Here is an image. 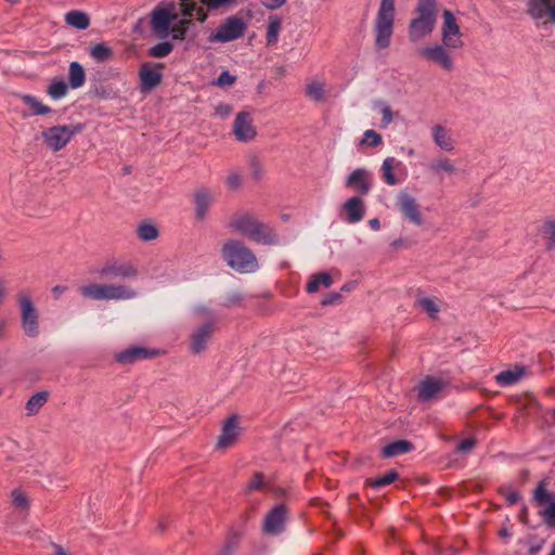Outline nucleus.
<instances>
[{"label": "nucleus", "mask_w": 555, "mask_h": 555, "mask_svg": "<svg viewBox=\"0 0 555 555\" xmlns=\"http://www.w3.org/2000/svg\"><path fill=\"white\" fill-rule=\"evenodd\" d=\"M369 225L374 231H378L380 229V222L377 218L370 219Z\"/></svg>", "instance_id": "62"}, {"label": "nucleus", "mask_w": 555, "mask_h": 555, "mask_svg": "<svg viewBox=\"0 0 555 555\" xmlns=\"http://www.w3.org/2000/svg\"><path fill=\"white\" fill-rule=\"evenodd\" d=\"M263 486V475L261 473H256L250 481L247 483L248 491L260 490Z\"/></svg>", "instance_id": "48"}, {"label": "nucleus", "mask_w": 555, "mask_h": 555, "mask_svg": "<svg viewBox=\"0 0 555 555\" xmlns=\"http://www.w3.org/2000/svg\"><path fill=\"white\" fill-rule=\"evenodd\" d=\"M397 205L403 217L416 225H422L424 220L416 199L406 192H400Z\"/></svg>", "instance_id": "17"}, {"label": "nucleus", "mask_w": 555, "mask_h": 555, "mask_svg": "<svg viewBox=\"0 0 555 555\" xmlns=\"http://www.w3.org/2000/svg\"><path fill=\"white\" fill-rule=\"evenodd\" d=\"M158 350L141 346H131L115 353V361L122 365L133 364L140 360L155 358Z\"/></svg>", "instance_id": "16"}, {"label": "nucleus", "mask_w": 555, "mask_h": 555, "mask_svg": "<svg viewBox=\"0 0 555 555\" xmlns=\"http://www.w3.org/2000/svg\"><path fill=\"white\" fill-rule=\"evenodd\" d=\"M66 23L77 29L83 30L90 26V17L87 13L78 10H73L65 15Z\"/></svg>", "instance_id": "32"}, {"label": "nucleus", "mask_w": 555, "mask_h": 555, "mask_svg": "<svg viewBox=\"0 0 555 555\" xmlns=\"http://www.w3.org/2000/svg\"><path fill=\"white\" fill-rule=\"evenodd\" d=\"M215 201V194L208 189H199L194 193L195 217L197 220H204L209 207Z\"/></svg>", "instance_id": "24"}, {"label": "nucleus", "mask_w": 555, "mask_h": 555, "mask_svg": "<svg viewBox=\"0 0 555 555\" xmlns=\"http://www.w3.org/2000/svg\"><path fill=\"white\" fill-rule=\"evenodd\" d=\"M52 547L54 550V555H69V553L64 547L56 543H52Z\"/></svg>", "instance_id": "60"}, {"label": "nucleus", "mask_w": 555, "mask_h": 555, "mask_svg": "<svg viewBox=\"0 0 555 555\" xmlns=\"http://www.w3.org/2000/svg\"><path fill=\"white\" fill-rule=\"evenodd\" d=\"M12 501L16 507H20L23 509H26L29 505L26 494L20 490H14L12 492Z\"/></svg>", "instance_id": "47"}, {"label": "nucleus", "mask_w": 555, "mask_h": 555, "mask_svg": "<svg viewBox=\"0 0 555 555\" xmlns=\"http://www.w3.org/2000/svg\"><path fill=\"white\" fill-rule=\"evenodd\" d=\"M173 50V44L169 41L159 42L149 49V55L155 59H163L169 55Z\"/></svg>", "instance_id": "43"}, {"label": "nucleus", "mask_w": 555, "mask_h": 555, "mask_svg": "<svg viewBox=\"0 0 555 555\" xmlns=\"http://www.w3.org/2000/svg\"><path fill=\"white\" fill-rule=\"evenodd\" d=\"M286 0H261L263 7L269 10H276L284 5Z\"/></svg>", "instance_id": "56"}, {"label": "nucleus", "mask_w": 555, "mask_h": 555, "mask_svg": "<svg viewBox=\"0 0 555 555\" xmlns=\"http://www.w3.org/2000/svg\"><path fill=\"white\" fill-rule=\"evenodd\" d=\"M158 229L150 222H142L138 227V235L142 241H153L158 237Z\"/></svg>", "instance_id": "42"}, {"label": "nucleus", "mask_w": 555, "mask_h": 555, "mask_svg": "<svg viewBox=\"0 0 555 555\" xmlns=\"http://www.w3.org/2000/svg\"><path fill=\"white\" fill-rule=\"evenodd\" d=\"M399 478V474L396 469H389L383 476L376 477L374 479H367L366 485L369 487L379 489L386 487Z\"/></svg>", "instance_id": "37"}, {"label": "nucleus", "mask_w": 555, "mask_h": 555, "mask_svg": "<svg viewBox=\"0 0 555 555\" xmlns=\"http://www.w3.org/2000/svg\"><path fill=\"white\" fill-rule=\"evenodd\" d=\"M156 66L158 69H156L155 66L150 63H145L141 66L139 76L142 91H150L160 83L163 78L160 69L164 66L162 64H157Z\"/></svg>", "instance_id": "22"}, {"label": "nucleus", "mask_w": 555, "mask_h": 555, "mask_svg": "<svg viewBox=\"0 0 555 555\" xmlns=\"http://www.w3.org/2000/svg\"><path fill=\"white\" fill-rule=\"evenodd\" d=\"M238 541L236 538H233L227 541L221 548L219 555H233L237 548Z\"/></svg>", "instance_id": "49"}, {"label": "nucleus", "mask_w": 555, "mask_h": 555, "mask_svg": "<svg viewBox=\"0 0 555 555\" xmlns=\"http://www.w3.org/2000/svg\"><path fill=\"white\" fill-rule=\"evenodd\" d=\"M227 184L231 189H237L241 185V176L237 172H231L227 178Z\"/></svg>", "instance_id": "53"}, {"label": "nucleus", "mask_w": 555, "mask_h": 555, "mask_svg": "<svg viewBox=\"0 0 555 555\" xmlns=\"http://www.w3.org/2000/svg\"><path fill=\"white\" fill-rule=\"evenodd\" d=\"M413 450V444L408 440H396L382 448L380 454L384 459L395 457Z\"/></svg>", "instance_id": "28"}, {"label": "nucleus", "mask_w": 555, "mask_h": 555, "mask_svg": "<svg viewBox=\"0 0 555 555\" xmlns=\"http://www.w3.org/2000/svg\"><path fill=\"white\" fill-rule=\"evenodd\" d=\"M346 186L356 190L360 196L367 195L372 189V176L364 168L354 169L345 182Z\"/></svg>", "instance_id": "20"}, {"label": "nucleus", "mask_w": 555, "mask_h": 555, "mask_svg": "<svg viewBox=\"0 0 555 555\" xmlns=\"http://www.w3.org/2000/svg\"><path fill=\"white\" fill-rule=\"evenodd\" d=\"M5 331V322L0 320V339L3 337Z\"/></svg>", "instance_id": "64"}, {"label": "nucleus", "mask_w": 555, "mask_h": 555, "mask_svg": "<svg viewBox=\"0 0 555 555\" xmlns=\"http://www.w3.org/2000/svg\"><path fill=\"white\" fill-rule=\"evenodd\" d=\"M67 91L68 87L63 79H54L48 87V94L54 100L64 98Z\"/></svg>", "instance_id": "41"}, {"label": "nucleus", "mask_w": 555, "mask_h": 555, "mask_svg": "<svg viewBox=\"0 0 555 555\" xmlns=\"http://www.w3.org/2000/svg\"><path fill=\"white\" fill-rule=\"evenodd\" d=\"M446 383L441 378L427 376L417 386V400L427 402L436 398V396L444 388Z\"/></svg>", "instance_id": "21"}, {"label": "nucleus", "mask_w": 555, "mask_h": 555, "mask_svg": "<svg viewBox=\"0 0 555 555\" xmlns=\"http://www.w3.org/2000/svg\"><path fill=\"white\" fill-rule=\"evenodd\" d=\"M416 16L408 26V36L411 42H418L431 35L436 27L438 15L437 0H417Z\"/></svg>", "instance_id": "3"}, {"label": "nucleus", "mask_w": 555, "mask_h": 555, "mask_svg": "<svg viewBox=\"0 0 555 555\" xmlns=\"http://www.w3.org/2000/svg\"><path fill=\"white\" fill-rule=\"evenodd\" d=\"M541 548H542V545H541V544H539V545H537V546H531V547L529 548V553H530L531 555H535V554H537Z\"/></svg>", "instance_id": "63"}, {"label": "nucleus", "mask_w": 555, "mask_h": 555, "mask_svg": "<svg viewBox=\"0 0 555 555\" xmlns=\"http://www.w3.org/2000/svg\"><path fill=\"white\" fill-rule=\"evenodd\" d=\"M541 232L548 238L547 248H553L555 246V220H545L543 222Z\"/></svg>", "instance_id": "45"}, {"label": "nucleus", "mask_w": 555, "mask_h": 555, "mask_svg": "<svg viewBox=\"0 0 555 555\" xmlns=\"http://www.w3.org/2000/svg\"><path fill=\"white\" fill-rule=\"evenodd\" d=\"M525 367L516 365L513 370H505L495 375V382L501 387H507L516 384L525 374Z\"/></svg>", "instance_id": "27"}, {"label": "nucleus", "mask_w": 555, "mask_h": 555, "mask_svg": "<svg viewBox=\"0 0 555 555\" xmlns=\"http://www.w3.org/2000/svg\"><path fill=\"white\" fill-rule=\"evenodd\" d=\"M415 304L417 307L423 309L431 319L438 318L440 305L437 298L425 296L421 291H418Z\"/></svg>", "instance_id": "30"}, {"label": "nucleus", "mask_w": 555, "mask_h": 555, "mask_svg": "<svg viewBox=\"0 0 555 555\" xmlns=\"http://www.w3.org/2000/svg\"><path fill=\"white\" fill-rule=\"evenodd\" d=\"M7 296L5 281L0 278V305Z\"/></svg>", "instance_id": "61"}, {"label": "nucleus", "mask_w": 555, "mask_h": 555, "mask_svg": "<svg viewBox=\"0 0 555 555\" xmlns=\"http://www.w3.org/2000/svg\"><path fill=\"white\" fill-rule=\"evenodd\" d=\"M229 227L257 244L275 245L279 243V236L273 228L248 212L235 215L229 222Z\"/></svg>", "instance_id": "1"}, {"label": "nucleus", "mask_w": 555, "mask_h": 555, "mask_svg": "<svg viewBox=\"0 0 555 555\" xmlns=\"http://www.w3.org/2000/svg\"><path fill=\"white\" fill-rule=\"evenodd\" d=\"M86 82V72L78 62H72L68 68V85L72 89H78Z\"/></svg>", "instance_id": "31"}, {"label": "nucleus", "mask_w": 555, "mask_h": 555, "mask_svg": "<svg viewBox=\"0 0 555 555\" xmlns=\"http://www.w3.org/2000/svg\"><path fill=\"white\" fill-rule=\"evenodd\" d=\"M83 126L81 124L52 126L42 131L41 135L51 151L59 152L70 142L74 135L81 132Z\"/></svg>", "instance_id": "8"}, {"label": "nucleus", "mask_w": 555, "mask_h": 555, "mask_svg": "<svg viewBox=\"0 0 555 555\" xmlns=\"http://www.w3.org/2000/svg\"><path fill=\"white\" fill-rule=\"evenodd\" d=\"M232 113V106L230 104L220 103L215 107V115L220 117H228Z\"/></svg>", "instance_id": "51"}, {"label": "nucleus", "mask_w": 555, "mask_h": 555, "mask_svg": "<svg viewBox=\"0 0 555 555\" xmlns=\"http://www.w3.org/2000/svg\"><path fill=\"white\" fill-rule=\"evenodd\" d=\"M287 508L285 504H276L264 516L262 532L267 535H280L285 531Z\"/></svg>", "instance_id": "12"}, {"label": "nucleus", "mask_w": 555, "mask_h": 555, "mask_svg": "<svg viewBox=\"0 0 555 555\" xmlns=\"http://www.w3.org/2000/svg\"><path fill=\"white\" fill-rule=\"evenodd\" d=\"M506 500L511 505H514L520 500V493L517 491H509L506 494Z\"/></svg>", "instance_id": "57"}, {"label": "nucleus", "mask_w": 555, "mask_h": 555, "mask_svg": "<svg viewBox=\"0 0 555 555\" xmlns=\"http://www.w3.org/2000/svg\"><path fill=\"white\" fill-rule=\"evenodd\" d=\"M233 133L241 142L251 141L256 134V128L253 125V118L247 112H240L233 122Z\"/></svg>", "instance_id": "18"}, {"label": "nucleus", "mask_w": 555, "mask_h": 555, "mask_svg": "<svg viewBox=\"0 0 555 555\" xmlns=\"http://www.w3.org/2000/svg\"><path fill=\"white\" fill-rule=\"evenodd\" d=\"M90 56L96 62H105L113 56V50L105 43H96L89 50Z\"/></svg>", "instance_id": "39"}, {"label": "nucleus", "mask_w": 555, "mask_h": 555, "mask_svg": "<svg viewBox=\"0 0 555 555\" xmlns=\"http://www.w3.org/2000/svg\"><path fill=\"white\" fill-rule=\"evenodd\" d=\"M306 95L315 102L322 101L325 95L324 85L315 80L309 82L306 87Z\"/></svg>", "instance_id": "40"}, {"label": "nucleus", "mask_w": 555, "mask_h": 555, "mask_svg": "<svg viewBox=\"0 0 555 555\" xmlns=\"http://www.w3.org/2000/svg\"><path fill=\"white\" fill-rule=\"evenodd\" d=\"M518 518L519 520L525 524V525H528L529 524V520H528V508L527 506H522V508L520 509L519 512V515H518Z\"/></svg>", "instance_id": "58"}, {"label": "nucleus", "mask_w": 555, "mask_h": 555, "mask_svg": "<svg viewBox=\"0 0 555 555\" xmlns=\"http://www.w3.org/2000/svg\"><path fill=\"white\" fill-rule=\"evenodd\" d=\"M282 22L276 15H271L268 21L267 27V44L273 46L278 42L279 34L281 31Z\"/></svg>", "instance_id": "36"}, {"label": "nucleus", "mask_w": 555, "mask_h": 555, "mask_svg": "<svg viewBox=\"0 0 555 555\" xmlns=\"http://www.w3.org/2000/svg\"><path fill=\"white\" fill-rule=\"evenodd\" d=\"M100 274L106 278L130 279L138 274V270L131 263H112L103 267Z\"/></svg>", "instance_id": "25"}, {"label": "nucleus", "mask_w": 555, "mask_h": 555, "mask_svg": "<svg viewBox=\"0 0 555 555\" xmlns=\"http://www.w3.org/2000/svg\"><path fill=\"white\" fill-rule=\"evenodd\" d=\"M382 115H383V118H382L383 125L382 126L385 128L392 121V111H391L390 106H388V105L384 106L382 109Z\"/></svg>", "instance_id": "54"}, {"label": "nucleus", "mask_w": 555, "mask_h": 555, "mask_svg": "<svg viewBox=\"0 0 555 555\" xmlns=\"http://www.w3.org/2000/svg\"><path fill=\"white\" fill-rule=\"evenodd\" d=\"M240 434H241V427L238 424V416L237 415L229 416L223 422V425L221 428V435L219 436V439L217 441V448L218 449H227V448L233 446L236 442Z\"/></svg>", "instance_id": "19"}, {"label": "nucleus", "mask_w": 555, "mask_h": 555, "mask_svg": "<svg viewBox=\"0 0 555 555\" xmlns=\"http://www.w3.org/2000/svg\"><path fill=\"white\" fill-rule=\"evenodd\" d=\"M80 294L85 298L93 300H127L137 296L134 289L126 285L89 284L80 287Z\"/></svg>", "instance_id": "7"}, {"label": "nucleus", "mask_w": 555, "mask_h": 555, "mask_svg": "<svg viewBox=\"0 0 555 555\" xmlns=\"http://www.w3.org/2000/svg\"><path fill=\"white\" fill-rule=\"evenodd\" d=\"M332 283H333L332 276L326 272H321L318 274H313L310 278L306 289L309 294H314L320 291L321 286L327 288L332 285Z\"/></svg>", "instance_id": "33"}, {"label": "nucleus", "mask_w": 555, "mask_h": 555, "mask_svg": "<svg viewBox=\"0 0 555 555\" xmlns=\"http://www.w3.org/2000/svg\"><path fill=\"white\" fill-rule=\"evenodd\" d=\"M477 443L475 438H466L463 439L456 447V450L461 453H466L470 451Z\"/></svg>", "instance_id": "50"}, {"label": "nucleus", "mask_w": 555, "mask_h": 555, "mask_svg": "<svg viewBox=\"0 0 555 555\" xmlns=\"http://www.w3.org/2000/svg\"><path fill=\"white\" fill-rule=\"evenodd\" d=\"M235 81V77L232 76L229 72H222L218 77V85L220 86H230Z\"/></svg>", "instance_id": "52"}, {"label": "nucleus", "mask_w": 555, "mask_h": 555, "mask_svg": "<svg viewBox=\"0 0 555 555\" xmlns=\"http://www.w3.org/2000/svg\"><path fill=\"white\" fill-rule=\"evenodd\" d=\"M429 168L431 171H434L436 173H440V172L454 173L456 171V168H455L454 164L452 163V160L447 157L433 162L429 165Z\"/></svg>", "instance_id": "44"}, {"label": "nucleus", "mask_w": 555, "mask_h": 555, "mask_svg": "<svg viewBox=\"0 0 555 555\" xmlns=\"http://www.w3.org/2000/svg\"><path fill=\"white\" fill-rule=\"evenodd\" d=\"M215 331L216 323L214 320H208L194 328L190 336V351L194 354L205 351Z\"/></svg>", "instance_id": "15"}, {"label": "nucleus", "mask_w": 555, "mask_h": 555, "mask_svg": "<svg viewBox=\"0 0 555 555\" xmlns=\"http://www.w3.org/2000/svg\"><path fill=\"white\" fill-rule=\"evenodd\" d=\"M49 398L48 391H39L33 395L26 402V411L28 415L37 414L40 409L47 403Z\"/></svg>", "instance_id": "35"}, {"label": "nucleus", "mask_w": 555, "mask_h": 555, "mask_svg": "<svg viewBox=\"0 0 555 555\" xmlns=\"http://www.w3.org/2000/svg\"><path fill=\"white\" fill-rule=\"evenodd\" d=\"M396 2L395 0H380L373 23L375 47L378 50L389 48L395 30Z\"/></svg>", "instance_id": "4"}, {"label": "nucleus", "mask_w": 555, "mask_h": 555, "mask_svg": "<svg viewBox=\"0 0 555 555\" xmlns=\"http://www.w3.org/2000/svg\"><path fill=\"white\" fill-rule=\"evenodd\" d=\"M247 24L242 17L236 15L225 18V21L210 36V41L230 42L244 36Z\"/></svg>", "instance_id": "9"}, {"label": "nucleus", "mask_w": 555, "mask_h": 555, "mask_svg": "<svg viewBox=\"0 0 555 555\" xmlns=\"http://www.w3.org/2000/svg\"><path fill=\"white\" fill-rule=\"evenodd\" d=\"M205 8L202 3L198 5L196 0H180L181 18L191 21L192 17H195L199 23H204L208 17Z\"/></svg>", "instance_id": "26"}, {"label": "nucleus", "mask_w": 555, "mask_h": 555, "mask_svg": "<svg viewBox=\"0 0 555 555\" xmlns=\"http://www.w3.org/2000/svg\"><path fill=\"white\" fill-rule=\"evenodd\" d=\"M441 40L447 47L453 50L462 49L464 46L463 35L454 14L444 10L442 13Z\"/></svg>", "instance_id": "11"}, {"label": "nucleus", "mask_w": 555, "mask_h": 555, "mask_svg": "<svg viewBox=\"0 0 555 555\" xmlns=\"http://www.w3.org/2000/svg\"><path fill=\"white\" fill-rule=\"evenodd\" d=\"M341 209L346 214L345 221L347 223L353 224L360 222L365 216V204L361 196H352L348 198L344 204Z\"/></svg>", "instance_id": "23"}, {"label": "nucleus", "mask_w": 555, "mask_h": 555, "mask_svg": "<svg viewBox=\"0 0 555 555\" xmlns=\"http://www.w3.org/2000/svg\"><path fill=\"white\" fill-rule=\"evenodd\" d=\"M397 165H400V162L395 157H387L383 162L382 177L388 185H396L399 183L398 178L393 173V169Z\"/></svg>", "instance_id": "34"}, {"label": "nucleus", "mask_w": 555, "mask_h": 555, "mask_svg": "<svg viewBox=\"0 0 555 555\" xmlns=\"http://www.w3.org/2000/svg\"><path fill=\"white\" fill-rule=\"evenodd\" d=\"M340 298H341L340 294H338V293H330V294L324 296V298L322 299L321 304L323 306L334 305V304H337L340 300Z\"/></svg>", "instance_id": "55"}, {"label": "nucleus", "mask_w": 555, "mask_h": 555, "mask_svg": "<svg viewBox=\"0 0 555 555\" xmlns=\"http://www.w3.org/2000/svg\"><path fill=\"white\" fill-rule=\"evenodd\" d=\"M433 140L437 146L446 152H451L454 149L453 141L449 131L442 125H436L431 129Z\"/></svg>", "instance_id": "29"}, {"label": "nucleus", "mask_w": 555, "mask_h": 555, "mask_svg": "<svg viewBox=\"0 0 555 555\" xmlns=\"http://www.w3.org/2000/svg\"><path fill=\"white\" fill-rule=\"evenodd\" d=\"M192 25V21L179 18L175 4L157 8L151 14L152 29L160 37L169 34L173 40H183Z\"/></svg>", "instance_id": "2"}, {"label": "nucleus", "mask_w": 555, "mask_h": 555, "mask_svg": "<svg viewBox=\"0 0 555 555\" xmlns=\"http://www.w3.org/2000/svg\"><path fill=\"white\" fill-rule=\"evenodd\" d=\"M533 500L537 505L544 506L541 516L545 524L548 527H555V493L548 492L545 483L541 481L534 490Z\"/></svg>", "instance_id": "13"}, {"label": "nucleus", "mask_w": 555, "mask_h": 555, "mask_svg": "<svg viewBox=\"0 0 555 555\" xmlns=\"http://www.w3.org/2000/svg\"><path fill=\"white\" fill-rule=\"evenodd\" d=\"M221 251L227 264L235 271L246 273L255 272L258 269L255 254L241 241L227 242Z\"/></svg>", "instance_id": "5"}, {"label": "nucleus", "mask_w": 555, "mask_h": 555, "mask_svg": "<svg viewBox=\"0 0 555 555\" xmlns=\"http://www.w3.org/2000/svg\"><path fill=\"white\" fill-rule=\"evenodd\" d=\"M66 291H67V287L66 286H62V285H56V286H54L52 288V293H53L55 298H59Z\"/></svg>", "instance_id": "59"}, {"label": "nucleus", "mask_w": 555, "mask_h": 555, "mask_svg": "<svg viewBox=\"0 0 555 555\" xmlns=\"http://www.w3.org/2000/svg\"><path fill=\"white\" fill-rule=\"evenodd\" d=\"M23 102L33 111V115H46L51 112V108L44 105L36 96L30 94H24L22 96Z\"/></svg>", "instance_id": "38"}, {"label": "nucleus", "mask_w": 555, "mask_h": 555, "mask_svg": "<svg viewBox=\"0 0 555 555\" xmlns=\"http://www.w3.org/2000/svg\"><path fill=\"white\" fill-rule=\"evenodd\" d=\"M527 13L543 25L555 24V0H528Z\"/></svg>", "instance_id": "14"}, {"label": "nucleus", "mask_w": 555, "mask_h": 555, "mask_svg": "<svg viewBox=\"0 0 555 555\" xmlns=\"http://www.w3.org/2000/svg\"><path fill=\"white\" fill-rule=\"evenodd\" d=\"M451 47L442 43L427 46L418 51L420 55L428 62L437 65L444 72H452L455 68L453 56L449 51Z\"/></svg>", "instance_id": "10"}, {"label": "nucleus", "mask_w": 555, "mask_h": 555, "mask_svg": "<svg viewBox=\"0 0 555 555\" xmlns=\"http://www.w3.org/2000/svg\"><path fill=\"white\" fill-rule=\"evenodd\" d=\"M21 327L27 337L35 338L40 333L39 311L29 291H20L16 295Z\"/></svg>", "instance_id": "6"}, {"label": "nucleus", "mask_w": 555, "mask_h": 555, "mask_svg": "<svg viewBox=\"0 0 555 555\" xmlns=\"http://www.w3.org/2000/svg\"><path fill=\"white\" fill-rule=\"evenodd\" d=\"M361 143H367L370 146L375 147L382 143V135L377 133L375 130H366L363 134Z\"/></svg>", "instance_id": "46"}]
</instances>
